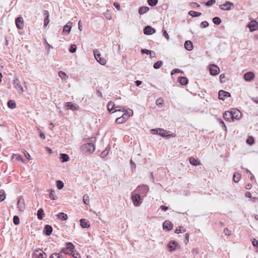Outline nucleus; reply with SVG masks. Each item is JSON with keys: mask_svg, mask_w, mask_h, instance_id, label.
Wrapping results in <instances>:
<instances>
[{"mask_svg": "<svg viewBox=\"0 0 258 258\" xmlns=\"http://www.w3.org/2000/svg\"><path fill=\"white\" fill-rule=\"evenodd\" d=\"M209 26V23L207 21H203L200 24V27L202 28H205Z\"/></svg>", "mask_w": 258, "mask_h": 258, "instance_id": "nucleus-54", "label": "nucleus"}, {"mask_svg": "<svg viewBox=\"0 0 258 258\" xmlns=\"http://www.w3.org/2000/svg\"><path fill=\"white\" fill-rule=\"evenodd\" d=\"M141 52L142 54H149L151 57H154L152 56V51L149 49H141Z\"/></svg>", "mask_w": 258, "mask_h": 258, "instance_id": "nucleus-43", "label": "nucleus"}, {"mask_svg": "<svg viewBox=\"0 0 258 258\" xmlns=\"http://www.w3.org/2000/svg\"><path fill=\"white\" fill-rule=\"evenodd\" d=\"M58 76L60 77L62 80H66L68 78V76L67 75L62 71H60L58 73Z\"/></svg>", "mask_w": 258, "mask_h": 258, "instance_id": "nucleus-38", "label": "nucleus"}, {"mask_svg": "<svg viewBox=\"0 0 258 258\" xmlns=\"http://www.w3.org/2000/svg\"><path fill=\"white\" fill-rule=\"evenodd\" d=\"M83 201L84 203L86 205H89L90 199L88 195H85L83 197Z\"/></svg>", "mask_w": 258, "mask_h": 258, "instance_id": "nucleus-34", "label": "nucleus"}, {"mask_svg": "<svg viewBox=\"0 0 258 258\" xmlns=\"http://www.w3.org/2000/svg\"><path fill=\"white\" fill-rule=\"evenodd\" d=\"M6 198V195L4 190L1 189L0 190V201H3Z\"/></svg>", "mask_w": 258, "mask_h": 258, "instance_id": "nucleus-49", "label": "nucleus"}, {"mask_svg": "<svg viewBox=\"0 0 258 258\" xmlns=\"http://www.w3.org/2000/svg\"><path fill=\"white\" fill-rule=\"evenodd\" d=\"M115 104L113 102H110L107 105V108L109 111H112L114 109Z\"/></svg>", "mask_w": 258, "mask_h": 258, "instance_id": "nucleus-42", "label": "nucleus"}, {"mask_svg": "<svg viewBox=\"0 0 258 258\" xmlns=\"http://www.w3.org/2000/svg\"><path fill=\"white\" fill-rule=\"evenodd\" d=\"M37 217L39 219L41 220L44 216V211L42 209H39L37 211Z\"/></svg>", "mask_w": 258, "mask_h": 258, "instance_id": "nucleus-29", "label": "nucleus"}, {"mask_svg": "<svg viewBox=\"0 0 258 258\" xmlns=\"http://www.w3.org/2000/svg\"><path fill=\"white\" fill-rule=\"evenodd\" d=\"M132 200L133 201L134 205L136 207H138L141 204L140 201L141 200V197L138 194H134L132 197Z\"/></svg>", "mask_w": 258, "mask_h": 258, "instance_id": "nucleus-8", "label": "nucleus"}, {"mask_svg": "<svg viewBox=\"0 0 258 258\" xmlns=\"http://www.w3.org/2000/svg\"><path fill=\"white\" fill-rule=\"evenodd\" d=\"M61 252L63 253L64 254L70 253L69 251L68 250L66 247L62 248V249L61 250Z\"/></svg>", "mask_w": 258, "mask_h": 258, "instance_id": "nucleus-64", "label": "nucleus"}, {"mask_svg": "<svg viewBox=\"0 0 258 258\" xmlns=\"http://www.w3.org/2000/svg\"><path fill=\"white\" fill-rule=\"evenodd\" d=\"M248 28L251 32L255 31L258 28V23L255 21H251L248 24Z\"/></svg>", "mask_w": 258, "mask_h": 258, "instance_id": "nucleus-14", "label": "nucleus"}, {"mask_svg": "<svg viewBox=\"0 0 258 258\" xmlns=\"http://www.w3.org/2000/svg\"><path fill=\"white\" fill-rule=\"evenodd\" d=\"M254 77V74L252 72L246 73L244 75V78L246 81H251L253 79Z\"/></svg>", "mask_w": 258, "mask_h": 258, "instance_id": "nucleus-19", "label": "nucleus"}, {"mask_svg": "<svg viewBox=\"0 0 258 258\" xmlns=\"http://www.w3.org/2000/svg\"><path fill=\"white\" fill-rule=\"evenodd\" d=\"M138 193L144 194L145 196L149 191V187L147 185L139 186L136 190Z\"/></svg>", "mask_w": 258, "mask_h": 258, "instance_id": "nucleus-10", "label": "nucleus"}, {"mask_svg": "<svg viewBox=\"0 0 258 258\" xmlns=\"http://www.w3.org/2000/svg\"><path fill=\"white\" fill-rule=\"evenodd\" d=\"M155 30L149 26H147L144 29V33L146 35H151L155 33Z\"/></svg>", "mask_w": 258, "mask_h": 258, "instance_id": "nucleus-15", "label": "nucleus"}, {"mask_svg": "<svg viewBox=\"0 0 258 258\" xmlns=\"http://www.w3.org/2000/svg\"><path fill=\"white\" fill-rule=\"evenodd\" d=\"M33 257L34 258H46L47 257V254L42 249H38L35 250Z\"/></svg>", "mask_w": 258, "mask_h": 258, "instance_id": "nucleus-7", "label": "nucleus"}, {"mask_svg": "<svg viewBox=\"0 0 258 258\" xmlns=\"http://www.w3.org/2000/svg\"><path fill=\"white\" fill-rule=\"evenodd\" d=\"M163 228L165 230L170 231L172 229L173 225L169 221L166 220L163 224Z\"/></svg>", "mask_w": 258, "mask_h": 258, "instance_id": "nucleus-16", "label": "nucleus"}, {"mask_svg": "<svg viewBox=\"0 0 258 258\" xmlns=\"http://www.w3.org/2000/svg\"><path fill=\"white\" fill-rule=\"evenodd\" d=\"M18 208L20 211H24L25 209L24 200L22 198H20L18 202Z\"/></svg>", "mask_w": 258, "mask_h": 258, "instance_id": "nucleus-17", "label": "nucleus"}, {"mask_svg": "<svg viewBox=\"0 0 258 258\" xmlns=\"http://www.w3.org/2000/svg\"><path fill=\"white\" fill-rule=\"evenodd\" d=\"M183 73V71H182V70H181L177 69H175L171 71V75H174L175 73Z\"/></svg>", "mask_w": 258, "mask_h": 258, "instance_id": "nucleus-56", "label": "nucleus"}, {"mask_svg": "<svg viewBox=\"0 0 258 258\" xmlns=\"http://www.w3.org/2000/svg\"><path fill=\"white\" fill-rule=\"evenodd\" d=\"M114 111L113 112H115V111H122V112H124L125 111V108L124 107H122V106H114Z\"/></svg>", "mask_w": 258, "mask_h": 258, "instance_id": "nucleus-40", "label": "nucleus"}, {"mask_svg": "<svg viewBox=\"0 0 258 258\" xmlns=\"http://www.w3.org/2000/svg\"><path fill=\"white\" fill-rule=\"evenodd\" d=\"M213 22L216 25H219L221 22V20L219 17H215L213 19Z\"/></svg>", "mask_w": 258, "mask_h": 258, "instance_id": "nucleus-44", "label": "nucleus"}, {"mask_svg": "<svg viewBox=\"0 0 258 258\" xmlns=\"http://www.w3.org/2000/svg\"><path fill=\"white\" fill-rule=\"evenodd\" d=\"M210 72L211 75L215 76L219 74L220 69L219 67L215 64H211L209 66Z\"/></svg>", "mask_w": 258, "mask_h": 258, "instance_id": "nucleus-11", "label": "nucleus"}, {"mask_svg": "<svg viewBox=\"0 0 258 258\" xmlns=\"http://www.w3.org/2000/svg\"><path fill=\"white\" fill-rule=\"evenodd\" d=\"M63 183L60 180H57L56 181V186L58 189H61L63 187Z\"/></svg>", "mask_w": 258, "mask_h": 258, "instance_id": "nucleus-46", "label": "nucleus"}, {"mask_svg": "<svg viewBox=\"0 0 258 258\" xmlns=\"http://www.w3.org/2000/svg\"><path fill=\"white\" fill-rule=\"evenodd\" d=\"M188 14L189 15L191 16L192 17H199L202 15L201 13L196 12L194 11H190Z\"/></svg>", "mask_w": 258, "mask_h": 258, "instance_id": "nucleus-27", "label": "nucleus"}, {"mask_svg": "<svg viewBox=\"0 0 258 258\" xmlns=\"http://www.w3.org/2000/svg\"><path fill=\"white\" fill-rule=\"evenodd\" d=\"M66 246L68 250L71 253H73L74 252L75 246L71 242H67L66 243Z\"/></svg>", "mask_w": 258, "mask_h": 258, "instance_id": "nucleus-21", "label": "nucleus"}, {"mask_svg": "<svg viewBox=\"0 0 258 258\" xmlns=\"http://www.w3.org/2000/svg\"><path fill=\"white\" fill-rule=\"evenodd\" d=\"M223 118L228 121H233L232 120V115H231V111H225L224 113H223Z\"/></svg>", "mask_w": 258, "mask_h": 258, "instance_id": "nucleus-20", "label": "nucleus"}, {"mask_svg": "<svg viewBox=\"0 0 258 258\" xmlns=\"http://www.w3.org/2000/svg\"><path fill=\"white\" fill-rule=\"evenodd\" d=\"M167 247L169 251H173L180 248V246L178 242L174 240H171L168 242Z\"/></svg>", "mask_w": 258, "mask_h": 258, "instance_id": "nucleus-3", "label": "nucleus"}, {"mask_svg": "<svg viewBox=\"0 0 258 258\" xmlns=\"http://www.w3.org/2000/svg\"><path fill=\"white\" fill-rule=\"evenodd\" d=\"M13 223L15 225H17L20 223V219L18 216H14L13 217Z\"/></svg>", "mask_w": 258, "mask_h": 258, "instance_id": "nucleus-48", "label": "nucleus"}, {"mask_svg": "<svg viewBox=\"0 0 258 258\" xmlns=\"http://www.w3.org/2000/svg\"><path fill=\"white\" fill-rule=\"evenodd\" d=\"M125 122V119H123V117H120L116 119L115 122L116 123H122Z\"/></svg>", "mask_w": 258, "mask_h": 258, "instance_id": "nucleus-51", "label": "nucleus"}, {"mask_svg": "<svg viewBox=\"0 0 258 258\" xmlns=\"http://www.w3.org/2000/svg\"><path fill=\"white\" fill-rule=\"evenodd\" d=\"M189 161L191 165L194 166L201 165V162L197 159H195L194 157H190L189 158Z\"/></svg>", "mask_w": 258, "mask_h": 258, "instance_id": "nucleus-24", "label": "nucleus"}, {"mask_svg": "<svg viewBox=\"0 0 258 258\" xmlns=\"http://www.w3.org/2000/svg\"><path fill=\"white\" fill-rule=\"evenodd\" d=\"M44 233L48 236V225H46L44 227Z\"/></svg>", "mask_w": 258, "mask_h": 258, "instance_id": "nucleus-62", "label": "nucleus"}, {"mask_svg": "<svg viewBox=\"0 0 258 258\" xmlns=\"http://www.w3.org/2000/svg\"><path fill=\"white\" fill-rule=\"evenodd\" d=\"M240 178H241V175L239 173H235L233 175V180L235 182H238L240 179Z\"/></svg>", "mask_w": 258, "mask_h": 258, "instance_id": "nucleus-37", "label": "nucleus"}, {"mask_svg": "<svg viewBox=\"0 0 258 258\" xmlns=\"http://www.w3.org/2000/svg\"><path fill=\"white\" fill-rule=\"evenodd\" d=\"M96 138H91L88 139L87 141L88 142L87 144H85L82 146L83 149L90 153H92L95 150V147L94 143L96 142Z\"/></svg>", "mask_w": 258, "mask_h": 258, "instance_id": "nucleus-1", "label": "nucleus"}, {"mask_svg": "<svg viewBox=\"0 0 258 258\" xmlns=\"http://www.w3.org/2000/svg\"><path fill=\"white\" fill-rule=\"evenodd\" d=\"M64 107L67 110H71L72 111H76L79 109V106L77 104L71 102L66 103Z\"/></svg>", "mask_w": 258, "mask_h": 258, "instance_id": "nucleus-5", "label": "nucleus"}, {"mask_svg": "<svg viewBox=\"0 0 258 258\" xmlns=\"http://www.w3.org/2000/svg\"><path fill=\"white\" fill-rule=\"evenodd\" d=\"M156 103L158 107H161L163 104V100L162 98H158L156 100Z\"/></svg>", "mask_w": 258, "mask_h": 258, "instance_id": "nucleus-47", "label": "nucleus"}, {"mask_svg": "<svg viewBox=\"0 0 258 258\" xmlns=\"http://www.w3.org/2000/svg\"><path fill=\"white\" fill-rule=\"evenodd\" d=\"M48 24V15H46L45 17L44 21V27H46Z\"/></svg>", "mask_w": 258, "mask_h": 258, "instance_id": "nucleus-58", "label": "nucleus"}, {"mask_svg": "<svg viewBox=\"0 0 258 258\" xmlns=\"http://www.w3.org/2000/svg\"><path fill=\"white\" fill-rule=\"evenodd\" d=\"M50 258H60V256L58 253H53L51 254Z\"/></svg>", "mask_w": 258, "mask_h": 258, "instance_id": "nucleus-63", "label": "nucleus"}, {"mask_svg": "<svg viewBox=\"0 0 258 258\" xmlns=\"http://www.w3.org/2000/svg\"><path fill=\"white\" fill-rule=\"evenodd\" d=\"M191 253L194 256H197L199 253V249L198 248H194L191 250Z\"/></svg>", "mask_w": 258, "mask_h": 258, "instance_id": "nucleus-50", "label": "nucleus"}, {"mask_svg": "<svg viewBox=\"0 0 258 258\" xmlns=\"http://www.w3.org/2000/svg\"><path fill=\"white\" fill-rule=\"evenodd\" d=\"M7 105L11 109L15 108L16 106L15 102L12 100L8 101Z\"/></svg>", "mask_w": 258, "mask_h": 258, "instance_id": "nucleus-35", "label": "nucleus"}, {"mask_svg": "<svg viewBox=\"0 0 258 258\" xmlns=\"http://www.w3.org/2000/svg\"><path fill=\"white\" fill-rule=\"evenodd\" d=\"M56 216L61 220H66L68 219L67 215L64 213H59Z\"/></svg>", "mask_w": 258, "mask_h": 258, "instance_id": "nucleus-26", "label": "nucleus"}, {"mask_svg": "<svg viewBox=\"0 0 258 258\" xmlns=\"http://www.w3.org/2000/svg\"><path fill=\"white\" fill-rule=\"evenodd\" d=\"M178 80H179V83L182 85H186L187 83V82H188V80H187V78H185V77H179V79H178Z\"/></svg>", "mask_w": 258, "mask_h": 258, "instance_id": "nucleus-32", "label": "nucleus"}, {"mask_svg": "<svg viewBox=\"0 0 258 258\" xmlns=\"http://www.w3.org/2000/svg\"><path fill=\"white\" fill-rule=\"evenodd\" d=\"M158 1V0H148L147 2L149 6L154 7L157 4Z\"/></svg>", "mask_w": 258, "mask_h": 258, "instance_id": "nucleus-41", "label": "nucleus"}, {"mask_svg": "<svg viewBox=\"0 0 258 258\" xmlns=\"http://www.w3.org/2000/svg\"><path fill=\"white\" fill-rule=\"evenodd\" d=\"M254 142V139L253 137L249 136L248 137L247 139L246 140V143L247 144L249 145H252Z\"/></svg>", "mask_w": 258, "mask_h": 258, "instance_id": "nucleus-53", "label": "nucleus"}, {"mask_svg": "<svg viewBox=\"0 0 258 258\" xmlns=\"http://www.w3.org/2000/svg\"><path fill=\"white\" fill-rule=\"evenodd\" d=\"M149 10V8L148 7L144 6L141 7L139 9V13L140 15H143L146 13H147Z\"/></svg>", "mask_w": 258, "mask_h": 258, "instance_id": "nucleus-25", "label": "nucleus"}, {"mask_svg": "<svg viewBox=\"0 0 258 258\" xmlns=\"http://www.w3.org/2000/svg\"><path fill=\"white\" fill-rule=\"evenodd\" d=\"M150 132L153 134H158L159 135L162 137H165L167 138L175 137V135L174 134L167 135V134L168 133V132H167L166 130H164L160 128L152 129L150 130Z\"/></svg>", "mask_w": 258, "mask_h": 258, "instance_id": "nucleus-2", "label": "nucleus"}, {"mask_svg": "<svg viewBox=\"0 0 258 258\" xmlns=\"http://www.w3.org/2000/svg\"><path fill=\"white\" fill-rule=\"evenodd\" d=\"M23 19L21 17H19L16 18L15 23L17 27L19 29H22L24 27Z\"/></svg>", "mask_w": 258, "mask_h": 258, "instance_id": "nucleus-12", "label": "nucleus"}, {"mask_svg": "<svg viewBox=\"0 0 258 258\" xmlns=\"http://www.w3.org/2000/svg\"><path fill=\"white\" fill-rule=\"evenodd\" d=\"M74 258H81V256L78 252H75V251L73 253H71Z\"/></svg>", "mask_w": 258, "mask_h": 258, "instance_id": "nucleus-60", "label": "nucleus"}, {"mask_svg": "<svg viewBox=\"0 0 258 258\" xmlns=\"http://www.w3.org/2000/svg\"><path fill=\"white\" fill-rule=\"evenodd\" d=\"M231 6H233V4L229 2H227L224 4L220 5L219 8L223 10H230Z\"/></svg>", "mask_w": 258, "mask_h": 258, "instance_id": "nucleus-18", "label": "nucleus"}, {"mask_svg": "<svg viewBox=\"0 0 258 258\" xmlns=\"http://www.w3.org/2000/svg\"><path fill=\"white\" fill-rule=\"evenodd\" d=\"M104 16L106 17V18L107 20H111V15L110 13L108 12H106L104 14Z\"/></svg>", "mask_w": 258, "mask_h": 258, "instance_id": "nucleus-61", "label": "nucleus"}, {"mask_svg": "<svg viewBox=\"0 0 258 258\" xmlns=\"http://www.w3.org/2000/svg\"><path fill=\"white\" fill-rule=\"evenodd\" d=\"M13 84L15 88L16 89L17 91L20 93H23L24 91L23 87L21 85L18 79L16 78L13 80Z\"/></svg>", "mask_w": 258, "mask_h": 258, "instance_id": "nucleus-9", "label": "nucleus"}, {"mask_svg": "<svg viewBox=\"0 0 258 258\" xmlns=\"http://www.w3.org/2000/svg\"><path fill=\"white\" fill-rule=\"evenodd\" d=\"M192 43L190 40L186 41L184 43V48H192Z\"/></svg>", "mask_w": 258, "mask_h": 258, "instance_id": "nucleus-39", "label": "nucleus"}, {"mask_svg": "<svg viewBox=\"0 0 258 258\" xmlns=\"http://www.w3.org/2000/svg\"><path fill=\"white\" fill-rule=\"evenodd\" d=\"M224 233L226 236H229L231 235V231L229 230L228 228H226L224 229Z\"/></svg>", "mask_w": 258, "mask_h": 258, "instance_id": "nucleus-57", "label": "nucleus"}, {"mask_svg": "<svg viewBox=\"0 0 258 258\" xmlns=\"http://www.w3.org/2000/svg\"><path fill=\"white\" fill-rule=\"evenodd\" d=\"M186 231V229L182 226H179L178 227H177L174 232L177 234H179L180 233H183Z\"/></svg>", "mask_w": 258, "mask_h": 258, "instance_id": "nucleus-33", "label": "nucleus"}, {"mask_svg": "<svg viewBox=\"0 0 258 258\" xmlns=\"http://www.w3.org/2000/svg\"><path fill=\"white\" fill-rule=\"evenodd\" d=\"M72 27V23L71 22H69L63 27V31L67 33H69Z\"/></svg>", "mask_w": 258, "mask_h": 258, "instance_id": "nucleus-23", "label": "nucleus"}, {"mask_svg": "<svg viewBox=\"0 0 258 258\" xmlns=\"http://www.w3.org/2000/svg\"><path fill=\"white\" fill-rule=\"evenodd\" d=\"M225 78V74H222L220 76V81L221 83H223L225 82L224 79Z\"/></svg>", "mask_w": 258, "mask_h": 258, "instance_id": "nucleus-59", "label": "nucleus"}, {"mask_svg": "<svg viewBox=\"0 0 258 258\" xmlns=\"http://www.w3.org/2000/svg\"><path fill=\"white\" fill-rule=\"evenodd\" d=\"M80 225L82 228H89L90 226L88 221L84 219L80 220Z\"/></svg>", "mask_w": 258, "mask_h": 258, "instance_id": "nucleus-22", "label": "nucleus"}, {"mask_svg": "<svg viewBox=\"0 0 258 258\" xmlns=\"http://www.w3.org/2000/svg\"><path fill=\"white\" fill-rule=\"evenodd\" d=\"M218 95L219 99L224 100L226 98L230 97V94L228 92H226L223 90H220L219 91Z\"/></svg>", "mask_w": 258, "mask_h": 258, "instance_id": "nucleus-13", "label": "nucleus"}, {"mask_svg": "<svg viewBox=\"0 0 258 258\" xmlns=\"http://www.w3.org/2000/svg\"><path fill=\"white\" fill-rule=\"evenodd\" d=\"M110 148L108 146L101 154V157L104 158L109 153L110 151Z\"/></svg>", "mask_w": 258, "mask_h": 258, "instance_id": "nucleus-30", "label": "nucleus"}, {"mask_svg": "<svg viewBox=\"0 0 258 258\" xmlns=\"http://www.w3.org/2000/svg\"><path fill=\"white\" fill-rule=\"evenodd\" d=\"M94 55L96 60L102 65H104L106 63V60L104 57H101L98 49H95L93 51Z\"/></svg>", "mask_w": 258, "mask_h": 258, "instance_id": "nucleus-4", "label": "nucleus"}, {"mask_svg": "<svg viewBox=\"0 0 258 258\" xmlns=\"http://www.w3.org/2000/svg\"><path fill=\"white\" fill-rule=\"evenodd\" d=\"M49 198L53 200H57V197L55 194V191L54 189H51L50 190V192L49 193Z\"/></svg>", "mask_w": 258, "mask_h": 258, "instance_id": "nucleus-31", "label": "nucleus"}, {"mask_svg": "<svg viewBox=\"0 0 258 258\" xmlns=\"http://www.w3.org/2000/svg\"><path fill=\"white\" fill-rule=\"evenodd\" d=\"M124 113L126 114V115L128 116H132L133 115V111L132 109L125 110L124 112Z\"/></svg>", "mask_w": 258, "mask_h": 258, "instance_id": "nucleus-55", "label": "nucleus"}, {"mask_svg": "<svg viewBox=\"0 0 258 258\" xmlns=\"http://www.w3.org/2000/svg\"><path fill=\"white\" fill-rule=\"evenodd\" d=\"M60 156V159L62 162H67L70 160V157L68 154H61Z\"/></svg>", "mask_w": 258, "mask_h": 258, "instance_id": "nucleus-28", "label": "nucleus"}, {"mask_svg": "<svg viewBox=\"0 0 258 258\" xmlns=\"http://www.w3.org/2000/svg\"><path fill=\"white\" fill-rule=\"evenodd\" d=\"M216 2L215 0H209L206 3H203V4L207 6H211L212 5L214 4Z\"/></svg>", "mask_w": 258, "mask_h": 258, "instance_id": "nucleus-52", "label": "nucleus"}, {"mask_svg": "<svg viewBox=\"0 0 258 258\" xmlns=\"http://www.w3.org/2000/svg\"><path fill=\"white\" fill-rule=\"evenodd\" d=\"M230 111L233 121L234 119L238 120L241 118V113L239 110L237 109H232Z\"/></svg>", "mask_w": 258, "mask_h": 258, "instance_id": "nucleus-6", "label": "nucleus"}, {"mask_svg": "<svg viewBox=\"0 0 258 258\" xmlns=\"http://www.w3.org/2000/svg\"><path fill=\"white\" fill-rule=\"evenodd\" d=\"M12 159H15L17 161L21 160L22 162H24L23 159H22L21 155L19 154H13V156H12Z\"/></svg>", "mask_w": 258, "mask_h": 258, "instance_id": "nucleus-36", "label": "nucleus"}, {"mask_svg": "<svg viewBox=\"0 0 258 258\" xmlns=\"http://www.w3.org/2000/svg\"><path fill=\"white\" fill-rule=\"evenodd\" d=\"M162 64H163V63H162V61H160V60L158 61L156 63H154V68L155 69H159L162 66Z\"/></svg>", "mask_w": 258, "mask_h": 258, "instance_id": "nucleus-45", "label": "nucleus"}]
</instances>
